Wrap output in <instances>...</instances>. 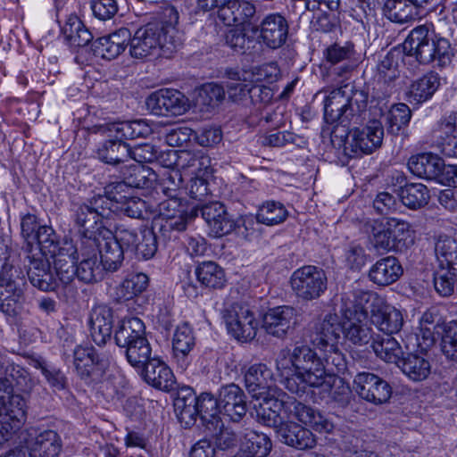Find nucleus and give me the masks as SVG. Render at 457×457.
Listing matches in <instances>:
<instances>
[{"label":"nucleus","mask_w":457,"mask_h":457,"mask_svg":"<svg viewBox=\"0 0 457 457\" xmlns=\"http://www.w3.org/2000/svg\"><path fill=\"white\" fill-rule=\"evenodd\" d=\"M397 366L403 373L413 382H420L427 379L431 373L430 361L425 357L409 353L402 357Z\"/></svg>","instance_id":"79ce46f5"},{"label":"nucleus","mask_w":457,"mask_h":457,"mask_svg":"<svg viewBox=\"0 0 457 457\" xmlns=\"http://www.w3.org/2000/svg\"><path fill=\"white\" fill-rule=\"evenodd\" d=\"M353 389L362 400L376 405L386 403L392 395V388L386 380L367 371L356 374Z\"/></svg>","instance_id":"4468645a"},{"label":"nucleus","mask_w":457,"mask_h":457,"mask_svg":"<svg viewBox=\"0 0 457 457\" xmlns=\"http://www.w3.org/2000/svg\"><path fill=\"white\" fill-rule=\"evenodd\" d=\"M271 447L272 444L268 436L251 430L245 434L240 450L247 457H266Z\"/></svg>","instance_id":"09e8293b"},{"label":"nucleus","mask_w":457,"mask_h":457,"mask_svg":"<svg viewBox=\"0 0 457 457\" xmlns=\"http://www.w3.org/2000/svg\"><path fill=\"white\" fill-rule=\"evenodd\" d=\"M197 280L206 288L220 289L226 284L224 270L214 262H204L195 269Z\"/></svg>","instance_id":"49530a36"},{"label":"nucleus","mask_w":457,"mask_h":457,"mask_svg":"<svg viewBox=\"0 0 457 457\" xmlns=\"http://www.w3.org/2000/svg\"><path fill=\"white\" fill-rule=\"evenodd\" d=\"M324 353V365L326 369V377L328 374H340L345 373L347 370V362L345 355L339 348V345L337 347H328L321 350Z\"/></svg>","instance_id":"0e129e2a"},{"label":"nucleus","mask_w":457,"mask_h":457,"mask_svg":"<svg viewBox=\"0 0 457 457\" xmlns=\"http://www.w3.org/2000/svg\"><path fill=\"white\" fill-rule=\"evenodd\" d=\"M411 118V111L407 104L403 103L394 104L386 115L388 133L398 135L400 130L409 124Z\"/></svg>","instance_id":"13d9d810"},{"label":"nucleus","mask_w":457,"mask_h":457,"mask_svg":"<svg viewBox=\"0 0 457 457\" xmlns=\"http://www.w3.org/2000/svg\"><path fill=\"white\" fill-rule=\"evenodd\" d=\"M225 98L224 88L217 83H207L203 85L197 94L196 103L205 106L207 110L215 108Z\"/></svg>","instance_id":"052dcab7"},{"label":"nucleus","mask_w":457,"mask_h":457,"mask_svg":"<svg viewBox=\"0 0 457 457\" xmlns=\"http://www.w3.org/2000/svg\"><path fill=\"white\" fill-rule=\"evenodd\" d=\"M410 64V60L403 59L398 51L387 53L377 65L376 81L372 97L383 101L396 92L395 80L400 76V64Z\"/></svg>","instance_id":"6e6552de"},{"label":"nucleus","mask_w":457,"mask_h":457,"mask_svg":"<svg viewBox=\"0 0 457 457\" xmlns=\"http://www.w3.org/2000/svg\"><path fill=\"white\" fill-rule=\"evenodd\" d=\"M101 245L98 253L100 262L107 271H116L121 266L124 260L125 250L112 237V233L103 232L100 236Z\"/></svg>","instance_id":"4c0bfd02"},{"label":"nucleus","mask_w":457,"mask_h":457,"mask_svg":"<svg viewBox=\"0 0 457 457\" xmlns=\"http://www.w3.org/2000/svg\"><path fill=\"white\" fill-rule=\"evenodd\" d=\"M443 167V159L431 153H424L411 156L408 161V168L414 175L427 179L436 180Z\"/></svg>","instance_id":"58836bf2"},{"label":"nucleus","mask_w":457,"mask_h":457,"mask_svg":"<svg viewBox=\"0 0 457 457\" xmlns=\"http://www.w3.org/2000/svg\"><path fill=\"white\" fill-rule=\"evenodd\" d=\"M144 379L153 386L170 390L173 385V374L170 369L159 358H152L145 366L139 369Z\"/></svg>","instance_id":"f704fd0d"},{"label":"nucleus","mask_w":457,"mask_h":457,"mask_svg":"<svg viewBox=\"0 0 457 457\" xmlns=\"http://www.w3.org/2000/svg\"><path fill=\"white\" fill-rule=\"evenodd\" d=\"M195 345V338L192 328L187 323L177 327L172 337V350L174 357L185 369L189 364L188 355Z\"/></svg>","instance_id":"e433bc0d"},{"label":"nucleus","mask_w":457,"mask_h":457,"mask_svg":"<svg viewBox=\"0 0 457 457\" xmlns=\"http://www.w3.org/2000/svg\"><path fill=\"white\" fill-rule=\"evenodd\" d=\"M227 9H229L225 17H222L224 25L228 27H235L238 29L250 24V20L255 13V7L249 2H240L233 0V3L228 4Z\"/></svg>","instance_id":"de8ad7c7"},{"label":"nucleus","mask_w":457,"mask_h":457,"mask_svg":"<svg viewBox=\"0 0 457 457\" xmlns=\"http://www.w3.org/2000/svg\"><path fill=\"white\" fill-rule=\"evenodd\" d=\"M167 200L158 205L159 218L155 226H159L158 233L163 240L176 238V234L186 230L192 215L185 209L179 196H168Z\"/></svg>","instance_id":"0eeeda50"},{"label":"nucleus","mask_w":457,"mask_h":457,"mask_svg":"<svg viewBox=\"0 0 457 457\" xmlns=\"http://www.w3.org/2000/svg\"><path fill=\"white\" fill-rule=\"evenodd\" d=\"M124 40L120 39L118 30L108 36L97 38L94 43V54L104 60H113L124 51Z\"/></svg>","instance_id":"8fccbe9b"},{"label":"nucleus","mask_w":457,"mask_h":457,"mask_svg":"<svg viewBox=\"0 0 457 457\" xmlns=\"http://www.w3.org/2000/svg\"><path fill=\"white\" fill-rule=\"evenodd\" d=\"M457 271L451 268L440 266L434 276V287L442 296H449L453 293Z\"/></svg>","instance_id":"69168bd1"},{"label":"nucleus","mask_w":457,"mask_h":457,"mask_svg":"<svg viewBox=\"0 0 457 457\" xmlns=\"http://www.w3.org/2000/svg\"><path fill=\"white\" fill-rule=\"evenodd\" d=\"M202 217L209 228V234L214 237H221L231 233L236 228L234 219L229 215L226 207L218 202L203 206Z\"/></svg>","instance_id":"393cba45"},{"label":"nucleus","mask_w":457,"mask_h":457,"mask_svg":"<svg viewBox=\"0 0 457 457\" xmlns=\"http://www.w3.org/2000/svg\"><path fill=\"white\" fill-rule=\"evenodd\" d=\"M174 164L177 169L196 177L207 175L211 170V159L202 151H175Z\"/></svg>","instance_id":"c85d7f7f"},{"label":"nucleus","mask_w":457,"mask_h":457,"mask_svg":"<svg viewBox=\"0 0 457 457\" xmlns=\"http://www.w3.org/2000/svg\"><path fill=\"white\" fill-rule=\"evenodd\" d=\"M439 85L440 78L438 74L428 72L411 84L407 91V97L411 103H423L435 94Z\"/></svg>","instance_id":"37998d69"},{"label":"nucleus","mask_w":457,"mask_h":457,"mask_svg":"<svg viewBox=\"0 0 457 457\" xmlns=\"http://www.w3.org/2000/svg\"><path fill=\"white\" fill-rule=\"evenodd\" d=\"M361 229L378 253L403 252L413 243L411 224L403 220L389 218L385 223L368 220Z\"/></svg>","instance_id":"f03ea898"},{"label":"nucleus","mask_w":457,"mask_h":457,"mask_svg":"<svg viewBox=\"0 0 457 457\" xmlns=\"http://www.w3.org/2000/svg\"><path fill=\"white\" fill-rule=\"evenodd\" d=\"M119 178L124 179L128 187L134 188H148L156 180L155 172L149 167L133 163L131 161L123 163L118 169Z\"/></svg>","instance_id":"2f4dec72"},{"label":"nucleus","mask_w":457,"mask_h":457,"mask_svg":"<svg viewBox=\"0 0 457 457\" xmlns=\"http://www.w3.org/2000/svg\"><path fill=\"white\" fill-rule=\"evenodd\" d=\"M33 239L37 241L39 246L33 248V253L40 252L43 256L54 254V248L58 240L56 234L51 227H39Z\"/></svg>","instance_id":"338daca9"},{"label":"nucleus","mask_w":457,"mask_h":457,"mask_svg":"<svg viewBox=\"0 0 457 457\" xmlns=\"http://www.w3.org/2000/svg\"><path fill=\"white\" fill-rule=\"evenodd\" d=\"M112 310L107 305L93 308L90 314V330L93 341L97 345H104L111 339L112 331Z\"/></svg>","instance_id":"7c9ffc66"},{"label":"nucleus","mask_w":457,"mask_h":457,"mask_svg":"<svg viewBox=\"0 0 457 457\" xmlns=\"http://www.w3.org/2000/svg\"><path fill=\"white\" fill-rule=\"evenodd\" d=\"M96 154L103 162L119 169L129 162V145L115 134L113 139L105 140L98 146Z\"/></svg>","instance_id":"473e14b6"},{"label":"nucleus","mask_w":457,"mask_h":457,"mask_svg":"<svg viewBox=\"0 0 457 457\" xmlns=\"http://www.w3.org/2000/svg\"><path fill=\"white\" fill-rule=\"evenodd\" d=\"M26 416L25 401L12 393V381L0 378V445L12 438Z\"/></svg>","instance_id":"39448f33"},{"label":"nucleus","mask_w":457,"mask_h":457,"mask_svg":"<svg viewBox=\"0 0 457 457\" xmlns=\"http://www.w3.org/2000/svg\"><path fill=\"white\" fill-rule=\"evenodd\" d=\"M9 256V247L0 237V311L16 317L25 302L26 279L21 269L7 262Z\"/></svg>","instance_id":"7ed1b4c3"},{"label":"nucleus","mask_w":457,"mask_h":457,"mask_svg":"<svg viewBox=\"0 0 457 457\" xmlns=\"http://www.w3.org/2000/svg\"><path fill=\"white\" fill-rule=\"evenodd\" d=\"M110 132L117 134L123 141L145 137L152 133L151 128L144 120H131L109 125Z\"/></svg>","instance_id":"864d4df0"},{"label":"nucleus","mask_w":457,"mask_h":457,"mask_svg":"<svg viewBox=\"0 0 457 457\" xmlns=\"http://www.w3.org/2000/svg\"><path fill=\"white\" fill-rule=\"evenodd\" d=\"M442 351L450 359H457V320L445 324L442 337Z\"/></svg>","instance_id":"774afa93"},{"label":"nucleus","mask_w":457,"mask_h":457,"mask_svg":"<svg viewBox=\"0 0 457 457\" xmlns=\"http://www.w3.org/2000/svg\"><path fill=\"white\" fill-rule=\"evenodd\" d=\"M179 13L178 10L170 4H163L155 12L146 13L144 22L146 26H161V29L175 28L179 24Z\"/></svg>","instance_id":"5fc2aeb1"},{"label":"nucleus","mask_w":457,"mask_h":457,"mask_svg":"<svg viewBox=\"0 0 457 457\" xmlns=\"http://www.w3.org/2000/svg\"><path fill=\"white\" fill-rule=\"evenodd\" d=\"M168 36L169 30H136L130 40L131 56L143 59L152 54L157 47L170 50L166 43Z\"/></svg>","instance_id":"5701e85b"},{"label":"nucleus","mask_w":457,"mask_h":457,"mask_svg":"<svg viewBox=\"0 0 457 457\" xmlns=\"http://www.w3.org/2000/svg\"><path fill=\"white\" fill-rule=\"evenodd\" d=\"M117 210L132 219H145L148 213H152L149 204L137 196L124 197L119 202Z\"/></svg>","instance_id":"680f3d73"},{"label":"nucleus","mask_w":457,"mask_h":457,"mask_svg":"<svg viewBox=\"0 0 457 457\" xmlns=\"http://www.w3.org/2000/svg\"><path fill=\"white\" fill-rule=\"evenodd\" d=\"M285 411L289 417L296 419L305 426L318 432L329 433L333 430V423L320 411L296 400H289L285 405Z\"/></svg>","instance_id":"aec40b11"},{"label":"nucleus","mask_w":457,"mask_h":457,"mask_svg":"<svg viewBox=\"0 0 457 457\" xmlns=\"http://www.w3.org/2000/svg\"><path fill=\"white\" fill-rule=\"evenodd\" d=\"M344 325L336 313H328L317 321L311 329L310 340L318 349L337 347L339 345Z\"/></svg>","instance_id":"dca6fc26"},{"label":"nucleus","mask_w":457,"mask_h":457,"mask_svg":"<svg viewBox=\"0 0 457 457\" xmlns=\"http://www.w3.org/2000/svg\"><path fill=\"white\" fill-rule=\"evenodd\" d=\"M428 30H411L403 43L406 58L411 62L428 64L436 60L435 39L429 38Z\"/></svg>","instance_id":"412c9836"},{"label":"nucleus","mask_w":457,"mask_h":457,"mask_svg":"<svg viewBox=\"0 0 457 457\" xmlns=\"http://www.w3.org/2000/svg\"><path fill=\"white\" fill-rule=\"evenodd\" d=\"M101 243H96V249L84 247L80 245V252L85 258L76 268L77 278L85 283H96L103 279L106 270L98 260V250Z\"/></svg>","instance_id":"cd10ccee"},{"label":"nucleus","mask_w":457,"mask_h":457,"mask_svg":"<svg viewBox=\"0 0 457 457\" xmlns=\"http://www.w3.org/2000/svg\"><path fill=\"white\" fill-rule=\"evenodd\" d=\"M403 270L395 256H386L378 260L369 270V278L378 286H389L397 281Z\"/></svg>","instance_id":"c756f323"},{"label":"nucleus","mask_w":457,"mask_h":457,"mask_svg":"<svg viewBox=\"0 0 457 457\" xmlns=\"http://www.w3.org/2000/svg\"><path fill=\"white\" fill-rule=\"evenodd\" d=\"M75 223L81 235L80 244L82 248L91 247L96 249V243L100 242V236L103 232L110 234L97 214L93 212L87 203L79 205L75 212Z\"/></svg>","instance_id":"2eb2a0df"},{"label":"nucleus","mask_w":457,"mask_h":457,"mask_svg":"<svg viewBox=\"0 0 457 457\" xmlns=\"http://www.w3.org/2000/svg\"><path fill=\"white\" fill-rule=\"evenodd\" d=\"M175 412L187 426L193 424L197 417V396L191 388L182 389L174 400Z\"/></svg>","instance_id":"c03bdc74"},{"label":"nucleus","mask_w":457,"mask_h":457,"mask_svg":"<svg viewBox=\"0 0 457 457\" xmlns=\"http://www.w3.org/2000/svg\"><path fill=\"white\" fill-rule=\"evenodd\" d=\"M384 137V129L379 120H372L362 129H354L351 131V141L347 144L352 151L358 154H369L381 146Z\"/></svg>","instance_id":"a211bd4d"},{"label":"nucleus","mask_w":457,"mask_h":457,"mask_svg":"<svg viewBox=\"0 0 457 457\" xmlns=\"http://www.w3.org/2000/svg\"><path fill=\"white\" fill-rule=\"evenodd\" d=\"M400 198L410 209H419L428 204L430 195L428 187L421 183H409L401 187Z\"/></svg>","instance_id":"3c124183"},{"label":"nucleus","mask_w":457,"mask_h":457,"mask_svg":"<svg viewBox=\"0 0 457 457\" xmlns=\"http://www.w3.org/2000/svg\"><path fill=\"white\" fill-rule=\"evenodd\" d=\"M111 355L98 353L93 346L77 345L73 351V365L84 380H98L108 369Z\"/></svg>","instance_id":"1a4fd4ad"},{"label":"nucleus","mask_w":457,"mask_h":457,"mask_svg":"<svg viewBox=\"0 0 457 457\" xmlns=\"http://www.w3.org/2000/svg\"><path fill=\"white\" fill-rule=\"evenodd\" d=\"M345 315L347 319L344 324L345 338L359 346L372 343L376 336L373 335L371 328L365 323L368 318L367 310L362 306L355 305L353 310H346Z\"/></svg>","instance_id":"f3484780"},{"label":"nucleus","mask_w":457,"mask_h":457,"mask_svg":"<svg viewBox=\"0 0 457 457\" xmlns=\"http://www.w3.org/2000/svg\"><path fill=\"white\" fill-rule=\"evenodd\" d=\"M290 284L299 300L312 302L325 294L328 289V278L322 269L306 265L293 272Z\"/></svg>","instance_id":"423d86ee"},{"label":"nucleus","mask_w":457,"mask_h":457,"mask_svg":"<svg viewBox=\"0 0 457 457\" xmlns=\"http://www.w3.org/2000/svg\"><path fill=\"white\" fill-rule=\"evenodd\" d=\"M27 450L29 457H60L62 440L56 431L44 430L28 442Z\"/></svg>","instance_id":"bb28decb"},{"label":"nucleus","mask_w":457,"mask_h":457,"mask_svg":"<svg viewBox=\"0 0 457 457\" xmlns=\"http://www.w3.org/2000/svg\"><path fill=\"white\" fill-rule=\"evenodd\" d=\"M353 90L352 82H342V84L333 88L324 100V118L328 123H334L345 118L350 114L349 96Z\"/></svg>","instance_id":"6ab92c4d"},{"label":"nucleus","mask_w":457,"mask_h":457,"mask_svg":"<svg viewBox=\"0 0 457 457\" xmlns=\"http://www.w3.org/2000/svg\"><path fill=\"white\" fill-rule=\"evenodd\" d=\"M145 104L152 113L160 116L181 115L188 109L187 98L173 88H162L152 93Z\"/></svg>","instance_id":"ddd939ff"},{"label":"nucleus","mask_w":457,"mask_h":457,"mask_svg":"<svg viewBox=\"0 0 457 457\" xmlns=\"http://www.w3.org/2000/svg\"><path fill=\"white\" fill-rule=\"evenodd\" d=\"M77 261L54 259V270L58 281L57 289L62 290L67 298H74L78 294L77 287L74 285V277L77 276L75 263Z\"/></svg>","instance_id":"a19ab883"},{"label":"nucleus","mask_w":457,"mask_h":457,"mask_svg":"<svg viewBox=\"0 0 457 457\" xmlns=\"http://www.w3.org/2000/svg\"><path fill=\"white\" fill-rule=\"evenodd\" d=\"M457 133L449 116L442 118L431 131V141L441 153L452 156L456 154Z\"/></svg>","instance_id":"c9c22d12"},{"label":"nucleus","mask_w":457,"mask_h":457,"mask_svg":"<svg viewBox=\"0 0 457 457\" xmlns=\"http://www.w3.org/2000/svg\"><path fill=\"white\" fill-rule=\"evenodd\" d=\"M218 403L220 411L234 422H238L247 411L245 395L242 388L234 383L220 388Z\"/></svg>","instance_id":"4be33fe9"},{"label":"nucleus","mask_w":457,"mask_h":457,"mask_svg":"<svg viewBox=\"0 0 457 457\" xmlns=\"http://www.w3.org/2000/svg\"><path fill=\"white\" fill-rule=\"evenodd\" d=\"M370 347L381 360L398 364L403 357V350L399 343L391 335H376Z\"/></svg>","instance_id":"a18cd8bd"},{"label":"nucleus","mask_w":457,"mask_h":457,"mask_svg":"<svg viewBox=\"0 0 457 457\" xmlns=\"http://www.w3.org/2000/svg\"><path fill=\"white\" fill-rule=\"evenodd\" d=\"M220 411V403L218 396L214 397L210 393H202L197 397V416L204 422L218 423Z\"/></svg>","instance_id":"bf43d9fd"},{"label":"nucleus","mask_w":457,"mask_h":457,"mask_svg":"<svg viewBox=\"0 0 457 457\" xmlns=\"http://www.w3.org/2000/svg\"><path fill=\"white\" fill-rule=\"evenodd\" d=\"M295 361V372L284 380L285 387L298 396H303L310 388L323 385L331 386L326 379V369L323 361L307 345H295L292 349Z\"/></svg>","instance_id":"f257e3e1"},{"label":"nucleus","mask_w":457,"mask_h":457,"mask_svg":"<svg viewBox=\"0 0 457 457\" xmlns=\"http://www.w3.org/2000/svg\"><path fill=\"white\" fill-rule=\"evenodd\" d=\"M27 253L26 258L29 261L27 265L28 278L33 287L41 291H54L58 287V281L51 270V264L46 256L42 253H33V246L27 243L24 247Z\"/></svg>","instance_id":"f8f14e48"},{"label":"nucleus","mask_w":457,"mask_h":457,"mask_svg":"<svg viewBox=\"0 0 457 457\" xmlns=\"http://www.w3.org/2000/svg\"><path fill=\"white\" fill-rule=\"evenodd\" d=\"M288 215L285 206L275 201L264 203L258 210L256 220L259 223L274 226L284 222Z\"/></svg>","instance_id":"4d7b16f0"},{"label":"nucleus","mask_w":457,"mask_h":457,"mask_svg":"<svg viewBox=\"0 0 457 457\" xmlns=\"http://www.w3.org/2000/svg\"><path fill=\"white\" fill-rule=\"evenodd\" d=\"M116 345L125 349L128 362L141 369L152 359V348L145 337V326L137 317L123 319L114 334Z\"/></svg>","instance_id":"20e7f679"},{"label":"nucleus","mask_w":457,"mask_h":457,"mask_svg":"<svg viewBox=\"0 0 457 457\" xmlns=\"http://www.w3.org/2000/svg\"><path fill=\"white\" fill-rule=\"evenodd\" d=\"M271 378L272 372L264 363H255L245 370V385L253 398L260 400L268 395L267 389Z\"/></svg>","instance_id":"72a5a7b5"},{"label":"nucleus","mask_w":457,"mask_h":457,"mask_svg":"<svg viewBox=\"0 0 457 457\" xmlns=\"http://www.w3.org/2000/svg\"><path fill=\"white\" fill-rule=\"evenodd\" d=\"M260 400L258 405H255L258 421L265 426L273 428L277 433L280 425L285 422L279 415V410L287 403L278 401L277 398L270 397L268 395H263Z\"/></svg>","instance_id":"ea45409f"},{"label":"nucleus","mask_w":457,"mask_h":457,"mask_svg":"<svg viewBox=\"0 0 457 457\" xmlns=\"http://www.w3.org/2000/svg\"><path fill=\"white\" fill-rule=\"evenodd\" d=\"M361 299L366 302L372 301L370 310V321L385 335H392L401 330L403 325V317L401 312L394 306L386 304L375 295L365 292Z\"/></svg>","instance_id":"9b49d317"},{"label":"nucleus","mask_w":457,"mask_h":457,"mask_svg":"<svg viewBox=\"0 0 457 457\" xmlns=\"http://www.w3.org/2000/svg\"><path fill=\"white\" fill-rule=\"evenodd\" d=\"M157 252V236L153 228L144 227L140 228V243H137L133 251L138 257L149 260Z\"/></svg>","instance_id":"e2e57ef3"},{"label":"nucleus","mask_w":457,"mask_h":457,"mask_svg":"<svg viewBox=\"0 0 457 457\" xmlns=\"http://www.w3.org/2000/svg\"><path fill=\"white\" fill-rule=\"evenodd\" d=\"M224 320L228 332L237 340L250 341L255 337L259 323L247 305L232 303L226 309Z\"/></svg>","instance_id":"9d476101"},{"label":"nucleus","mask_w":457,"mask_h":457,"mask_svg":"<svg viewBox=\"0 0 457 457\" xmlns=\"http://www.w3.org/2000/svg\"><path fill=\"white\" fill-rule=\"evenodd\" d=\"M297 323V312L291 306L270 309L263 316L266 332L277 337H284Z\"/></svg>","instance_id":"b1692460"},{"label":"nucleus","mask_w":457,"mask_h":457,"mask_svg":"<svg viewBox=\"0 0 457 457\" xmlns=\"http://www.w3.org/2000/svg\"><path fill=\"white\" fill-rule=\"evenodd\" d=\"M435 252L440 266L457 271V242L453 237L446 235L438 236L435 244Z\"/></svg>","instance_id":"603ef678"},{"label":"nucleus","mask_w":457,"mask_h":457,"mask_svg":"<svg viewBox=\"0 0 457 457\" xmlns=\"http://www.w3.org/2000/svg\"><path fill=\"white\" fill-rule=\"evenodd\" d=\"M277 437L281 443L296 450L312 449L317 444L316 436L310 429L294 421L280 425Z\"/></svg>","instance_id":"a878e982"},{"label":"nucleus","mask_w":457,"mask_h":457,"mask_svg":"<svg viewBox=\"0 0 457 457\" xmlns=\"http://www.w3.org/2000/svg\"><path fill=\"white\" fill-rule=\"evenodd\" d=\"M416 7L410 0H387L385 4V13L390 21L404 23L414 19Z\"/></svg>","instance_id":"6e6d98bb"}]
</instances>
